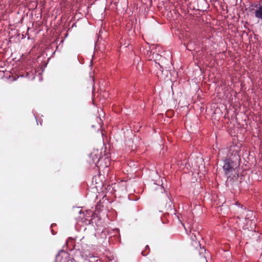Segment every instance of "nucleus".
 Segmentation results:
<instances>
[{
	"label": "nucleus",
	"mask_w": 262,
	"mask_h": 262,
	"mask_svg": "<svg viewBox=\"0 0 262 262\" xmlns=\"http://www.w3.org/2000/svg\"><path fill=\"white\" fill-rule=\"evenodd\" d=\"M159 65L160 67H161V65L160 64V63H159Z\"/></svg>",
	"instance_id": "nucleus-13"
},
{
	"label": "nucleus",
	"mask_w": 262,
	"mask_h": 262,
	"mask_svg": "<svg viewBox=\"0 0 262 262\" xmlns=\"http://www.w3.org/2000/svg\"><path fill=\"white\" fill-rule=\"evenodd\" d=\"M191 161V166L189 163H187L186 161L182 162L181 165H185L186 168L188 169V167H190V170L191 171H196L199 170L200 167H203V160L202 158L196 157V158H193V160H192V158L190 159Z\"/></svg>",
	"instance_id": "nucleus-2"
},
{
	"label": "nucleus",
	"mask_w": 262,
	"mask_h": 262,
	"mask_svg": "<svg viewBox=\"0 0 262 262\" xmlns=\"http://www.w3.org/2000/svg\"><path fill=\"white\" fill-rule=\"evenodd\" d=\"M153 58H155L156 60H160L161 59H163L161 55H159V54L155 53H153Z\"/></svg>",
	"instance_id": "nucleus-7"
},
{
	"label": "nucleus",
	"mask_w": 262,
	"mask_h": 262,
	"mask_svg": "<svg viewBox=\"0 0 262 262\" xmlns=\"http://www.w3.org/2000/svg\"><path fill=\"white\" fill-rule=\"evenodd\" d=\"M98 151H94L90 154L89 162L92 167H98L99 169L108 168L110 165V160L108 158L100 157Z\"/></svg>",
	"instance_id": "nucleus-1"
},
{
	"label": "nucleus",
	"mask_w": 262,
	"mask_h": 262,
	"mask_svg": "<svg viewBox=\"0 0 262 262\" xmlns=\"http://www.w3.org/2000/svg\"><path fill=\"white\" fill-rule=\"evenodd\" d=\"M159 65L160 67H161V65L160 64V63H159Z\"/></svg>",
	"instance_id": "nucleus-14"
},
{
	"label": "nucleus",
	"mask_w": 262,
	"mask_h": 262,
	"mask_svg": "<svg viewBox=\"0 0 262 262\" xmlns=\"http://www.w3.org/2000/svg\"><path fill=\"white\" fill-rule=\"evenodd\" d=\"M142 254L143 256H145V255L143 254V252H142Z\"/></svg>",
	"instance_id": "nucleus-10"
},
{
	"label": "nucleus",
	"mask_w": 262,
	"mask_h": 262,
	"mask_svg": "<svg viewBox=\"0 0 262 262\" xmlns=\"http://www.w3.org/2000/svg\"><path fill=\"white\" fill-rule=\"evenodd\" d=\"M159 65L160 67H161V65L160 64V63H159Z\"/></svg>",
	"instance_id": "nucleus-12"
},
{
	"label": "nucleus",
	"mask_w": 262,
	"mask_h": 262,
	"mask_svg": "<svg viewBox=\"0 0 262 262\" xmlns=\"http://www.w3.org/2000/svg\"><path fill=\"white\" fill-rule=\"evenodd\" d=\"M160 188H161V190H163V187H162V186H160Z\"/></svg>",
	"instance_id": "nucleus-9"
},
{
	"label": "nucleus",
	"mask_w": 262,
	"mask_h": 262,
	"mask_svg": "<svg viewBox=\"0 0 262 262\" xmlns=\"http://www.w3.org/2000/svg\"><path fill=\"white\" fill-rule=\"evenodd\" d=\"M235 206H234L236 208L234 209L236 211V213L238 215V217L242 218L244 216V213L246 211V209L245 207L242 206L238 202H236L235 204Z\"/></svg>",
	"instance_id": "nucleus-6"
},
{
	"label": "nucleus",
	"mask_w": 262,
	"mask_h": 262,
	"mask_svg": "<svg viewBox=\"0 0 262 262\" xmlns=\"http://www.w3.org/2000/svg\"><path fill=\"white\" fill-rule=\"evenodd\" d=\"M55 262H74V259L68 252L61 250L56 255Z\"/></svg>",
	"instance_id": "nucleus-4"
},
{
	"label": "nucleus",
	"mask_w": 262,
	"mask_h": 262,
	"mask_svg": "<svg viewBox=\"0 0 262 262\" xmlns=\"http://www.w3.org/2000/svg\"><path fill=\"white\" fill-rule=\"evenodd\" d=\"M81 212H82V211H81V210H80V211H79V213H81Z\"/></svg>",
	"instance_id": "nucleus-11"
},
{
	"label": "nucleus",
	"mask_w": 262,
	"mask_h": 262,
	"mask_svg": "<svg viewBox=\"0 0 262 262\" xmlns=\"http://www.w3.org/2000/svg\"><path fill=\"white\" fill-rule=\"evenodd\" d=\"M190 45H191V43H189L187 45V47H186V48H187V49L188 50H191V49H189V48H188V47H189V46H190Z\"/></svg>",
	"instance_id": "nucleus-8"
},
{
	"label": "nucleus",
	"mask_w": 262,
	"mask_h": 262,
	"mask_svg": "<svg viewBox=\"0 0 262 262\" xmlns=\"http://www.w3.org/2000/svg\"><path fill=\"white\" fill-rule=\"evenodd\" d=\"M191 239V244L195 248L198 249L199 248V251L200 255H203L204 252H205L206 250L203 247H202L200 242L198 241V238L196 236V235L194 233H192V235L190 237Z\"/></svg>",
	"instance_id": "nucleus-5"
},
{
	"label": "nucleus",
	"mask_w": 262,
	"mask_h": 262,
	"mask_svg": "<svg viewBox=\"0 0 262 262\" xmlns=\"http://www.w3.org/2000/svg\"><path fill=\"white\" fill-rule=\"evenodd\" d=\"M224 164L223 165V169L227 177L228 178H231L232 179L234 177H236L235 176H232L233 173H236V170L231 165L230 160L227 159L224 160Z\"/></svg>",
	"instance_id": "nucleus-3"
}]
</instances>
